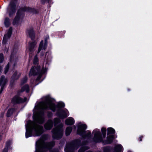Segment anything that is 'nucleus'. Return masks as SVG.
Returning a JSON list of instances; mask_svg holds the SVG:
<instances>
[{"instance_id": "0eeeda50", "label": "nucleus", "mask_w": 152, "mask_h": 152, "mask_svg": "<svg viewBox=\"0 0 152 152\" xmlns=\"http://www.w3.org/2000/svg\"><path fill=\"white\" fill-rule=\"evenodd\" d=\"M16 1H11L8 7L7 12L9 13V16L11 17L14 14L15 11Z\"/></svg>"}, {"instance_id": "20e7f679", "label": "nucleus", "mask_w": 152, "mask_h": 152, "mask_svg": "<svg viewBox=\"0 0 152 152\" xmlns=\"http://www.w3.org/2000/svg\"><path fill=\"white\" fill-rule=\"evenodd\" d=\"M63 124H61L52 130V136L54 139L58 140L62 137L63 134Z\"/></svg>"}, {"instance_id": "9d476101", "label": "nucleus", "mask_w": 152, "mask_h": 152, "mask_svg": "<svg viewBox=\"0 0 152 152\" xmlns=\"http://www.w3.org/2000/svg\"><path fill=\"white\" fill-rule=\"evenodd\" d=\"M27 98L24 97L23 99L18 96H14L12 100V102L14 104L20 103L24 102L26 101Z\"/></svg>"}, {"instance_id": "f704fd0d", "label": "nucleus", "mask_w": 152, "mask_h": 152, "mask_svg": "<svg viewBox=\"0 0 152 152\" xmlns=\"http://www.w3.org/2000/svg\"><path fill=\"white\" fill-rule=\"evenodd\" d=\"M4 59L3 54L1 53L0 54V63L2 62Z\"/></svg>"}, {"instance_id": "5701e85b", "label": "nucleus", "mask_w": 152, "mask_h": 152, "mask_svg": "<svg viewBox=\"0 0 152 152\" xmlns=\"http://www.w3.org/2000/svg\"><path fill=\"white\" fill-rule=\"evenodd\" d=\"M114 138L113 135H108L106 144H108L111 143Z\"/></svg>"}, {"instance_id": "7ed1b4c3", "label": "nucleus", "mask_w": 152, "mask_h": 152, "mask_svg": "<svg viewBox=\"0 0 152 152\" xmlns=\"http://www.w3.org/2000/svg\"><path fill=\"white\" fill-rule=\"evenodd\" d=\"M35 107L38 110L49 108L53 111H55L56 107L50 99L48 97H46L45 101L39 102Z\"/></svg>"}, {"instance_id": "2eb2a0df", "label": "nucleus", "mask_w": 152, "mask_h": 152, "mask_svg": "<svg viewBox=\"0 0 152 152\" xmlns=\"http://www.w3.org/2000/svg\"><path fill=\"white\" fill-rule=\"evenodd\" d=\"M10 65L12 66H15L14 60V59H12V56H11V57L10 61V62L8 64L5 68L4 71V73L5 74H6L7 72Z\"/></svg>"}, {"instance_id": "ea45409f", "label": "nucleus", "mask_w": 152, "mask_h": 152, "mask_svg": "<svg viewBox=\"0 0 152 152\" xmlns=\"http://www.w3.org/2000/svg\"><path fill=\"white\" fill-rule=\"evenodd\" d=\"M2 67H0V72H1V70H2Z\"/></svg>"}, {"instance_id": "f257e3e1", "label": "nucleus", "mask_w": 152, "mask_h": 152, "mask_svg": "<svg viewBox=\"0 0 152 152\" xmlns=\"http://www.w3.org/2000/svg\"><path fill=\"white\" fill-rule=\"evenodd\" d=\"M34 121H28L26 125V137L27 138L33 136L36 137L40 136L43 132L42 126L37 124L38 123L42 124L44 122V114L42 112L37 114L34 117Z\"/></svg>"}, {"instance_id": "dca6fc26", "label": "nucleus", "mask_w": 152, "mask_h": 152, "mask_svg": "<svg viewBox=\"0 0 152 152\" xmlns=\"http://www.w3.org/2000/svg\"><path fill=\"white\" fill-rule=\"evenodd\" d=\"M36 45V43L35 42H33L29 44V46L27 49V50H28L29 51V53L30 54L32 53Z\"/></svg>"}, {"instance_id": "58836bf2", "label": "nucleus", "mask_w": 152, "mask_h": 152, "mask_svg": "<svg viewBox=\"0 0 152 152\" xmlns=\"http://www.w3.org/2000/svg\"><path fill=\"white\" fill-rule=\"evenodd\" d=\"M142 137H141L139 138V140L140 141H141L142 140Z\"/></svg>"}, {"instance_id": "a211bd4d", "label": "nucleus", "mask_w": 152, "mask_h": 152, "mask_svg": "<svg viewBox=\"0 0 152 152\" xmlns=\"http://www.w3.org/2000/svg\"><path fill=\"white\" fill-rule=\"evenodd\" d=\"M123 148L121 145H117L114 149V152H122Z\"/></svg>"}, {"instance_id": "9b49d317", "label": "nucleus", "mask_w": 152, "mask_h": 152, "mask_svg": "<svg viewBox=\"0 0 152 152\" xmlns=\"http://www.w3.org/2000/svg\"><path fill=\"white\" fill-rule=\"evenodd\" d=\"M49 36L48 35L47 36L45 40V41L44 44H43V40H42L41 42L39 44V49L38 51V53H39L41 50H45V49L46 48L47 45V40L48 39H49Z\"/></svg>"}, {"instance_id": "4468645a", "label": "nucleus", "mask_w": 152, "mask_h": 152, "mask_svg": "<svg viewBox=\"0 0 152 152\" xmlns=\"http://www.w3.org/2000/svg\"><path fill=\"white\" fill-rule=\"evenodd\" d=\"M53 125V122L52 120H49L45 124L44 127L46 129L49 130L52 128Z\"/></svg>"}, {"instance_id": "473e14b6", "label": "nucleus", "mask_w": 152, "mask_h": 152, "mask_svg": "<svg viewBox=\"0 0 152 152\" xmlns=\"http://www.w3.org/2000/svg\"><path fill=\"white\" fill-rule=\"evenodd\" d=\"M102 133L104 137H105L106 129L105 128H102L101 129Z\"/></svg>"}, {"instance_id": "37998d69", "label": "nucleus", "mask_w": 152, "mask_h": 152, "mask_svg": "<svg viewBox=\"0 0 152 152\" xmlns=\"http://www.w3.org/2000/svg\"><path fill=\"white\" fill-rule=\"evenodd\" d=\"M48 53H46V55H45V56H46V55H47V54Z\"/></svg>"}, {"instance_id": "c756f323", "label": "nucleus", "mask_w": 152, "mask_h": 152, "mask_svg": "<svg viewBox=\"0 0 152 152\" xmlns=\"http://www.w3.org/2000/svg\"><path fill=\"white\" fill-rule=\"evenodd\" d=\"M57 106L58 108L63 107L65 106V104L64 103L60 102L58 103Z\"/></svg>"}, {"instance_id": "f8f14e48", "label": "nucleus", "mask_w": 152, "mask_h": 152, "mask_svg": "<svg viewBox=\"0 0 152 152\" xmlns=\"http://www.w3.org/2000/svg\"><path fill=\"white\" fill-rule=\"evenodd\" d=\"M57 114L60 118L63 119L68 116L69 113L66 110H60L57 111Z\"/></svg>"}, {"instance_id": "4be33fe9", "label": "nucleus", "mask_w": 152, "mask_h": 152, "mask_svg": "<svg viewBox=\"0 0 152 152\" xmlns=\"http://www.w3.org/2000/svg\"><path fill=\"white\" fill-rule=\"evenodd\" d=\"M37 70L36 67L35 66L32 67L31 69L29 75H35L37 74V72H36V70Z\"/></svg>"}, {"instance_id": "423d86ee", "label": "nucleus", "mask_w": 152, "mask_h": 152, "mask_svg": "<svg viewBox=\"0 0 152 152\" xmlns=\"http://www.w3.org/2000/svg\"><path fill=\"white\" fill-rule=\"evenodd\" d=\"M26 11L23 8H21L18 10L16 17L14 19L13 24L15 25L19 24L20 18L23 16V13L24 11Z\"/></svg>"}, {"instance_id": "4c0bfd02", "label": "nucleus", "mask_w": 152, "mask_h": 152, "mask_svg": "<svg viewBox=\"0 0 152 152\" xmlns=\"http://www.w3.org/2000/svg\"><path fill=\"white\" fill-rule=\"evenodd\" d=\"M41 77V75H39L38 76V77H37V80H39V79H40V77Z\"/></svg>"}, {"instance_id": "bb28decb", "label": "nucleus", "mask_w": 152, "mask_h": 152, "mask_svg": "<svg viewBox=\"0 0 152 152\" xmlns=\"http://www.w3.org/2000/svg\"><path fill=\"white\" fill-rule=\"evenodd\" d=\"M10 19L8 18H6L5 19L4 24L6 27H8L10 25Z\"/></svg>"}, {"instance_id": "6ab92c4d", "label": "nucleus", "mask_w": 152, "mask_h": 152, "mask_svg": "<svg viewBox=\"0 0 152 152\" xmlns=\"http://www.w3.org/2000/svg\"><path fill=\"white\" fill-rule=\"evenodd\" d=\"M7 82V79L5 78V77L2 76L0 79V86L4 87Z\"/></svg>"}, {"instance_id": "cd10ccee", "label": "nucleus", "mask_w": 152, "mask_h": 152, "mask_svg": "<svg viewBox=\"0 0 152 152\" xmlns=\"http://www.w3.org/2000/svg\"><path fill=\"white\" fill-rule=\"evenodd\" d=\"M14 111L13 109H11L9 110L7 113V116L8 117H10L13 113Z\"/></svg>"}, {"instance_id": "393cba45", "label": "nucleus", "mask_w": 152, "mask_h": 152, "mask_svg": "<svg viewBox=\"0 0 152 152\" xmlns=\"http://www.w3.org/2000/svg\"><path fill=\"white\" fill-rule=\"evenodd\" d=\"M72 130V128L71 127L68 126L67 127L65 130V134L67 136L69 135Z\"/></svg>"}, {"instance_id": "b1692460", "label": "nucleus", "mask_w": 152, "mask_h": 152, "mask_svg": "<svg viewBox=\"0 0 152 152\" xmlns=\"http://www.w3.org/2000/svg\"><path fill=\"white\" fill-rule=\"evenodd\" d=\"M12 143V141L9 140L6 143V147L4 149L2 152H7L8 148Z\"/></svg>"}, {"instance_id": "a878e982", "label": "nucleus", "mask_w": 152, "mask_h": 152, "mask_svg": "<svg viewBox=\"0 0 152 152\" xmlns=\"http://www.w3.org/2000/svg\"><path fill=\"white\" fill-rule=\"evenodd\" d=\"M115 130L112 128H109L107 129V135H110V134H113L115 133Z\"/></svg>"}, {"instance_id": "72a5a7b5", "label": "nucleus", "mask_w": 152, "mask_h": 152, "mask_svg": "<svg viewBox=\"0 0 152 152\" xmlns=\"http://www.w3.org/2000/svg\"><path fill=\"white\" fill-rule=\"evenodd\" d=\"M38 62V59L37 56H35L34 58L33 63L34 64H37Z\"/></svg>"}, {"instance_id": "79ce46f5", "label": "nucleus", "mask_w": 152, "mask_h": 152, "mask_svg": "<svg viewBox=\"0 0 152 152\" xmlns=\"http://www.w3.org/2000/svg\"><path fill=\"white\" fill-rule=\"evenodd\" d=\"M1 135H0V140L1 139Z\"/></svg>"}, {"instance_id": "aec40b11", "label": "nucleus", "mask_w": 152, "mask_h": 152, "mask_svg": "<svg viewBox=\"0 0 152 152\" xmlns=\"http://www.w3.org/2000/svg\"><path fill=\"white\" fill-rule=\"evenodd\" d=\"M75 123L74 119L72 118H69L66 120L65 123L68 125H71Z\"/></svg>"}, {"instance_id": "c9c22d12", "label": "nucleus", "mask_w": 152, "mask_h": 152, "mask_svg": "<svg viewBox=\"0 0 152 152\" xmlns=\"http://www.w3.org/2000/svg\"><path fill=\"white\" fill-rule=\"evenodd\" d=\"M17 74V72H15V73L13 75L12 77L15 79H17L18 78V77L16 76V75Z\"/></svg>"}, {"instance_id": "f3484780", "label": "nucleus", "mask_w": 152, "mask_h": 152, "mask_svg": "<svg viewBox=\"0 0 152 152\" xmlns=\"http://www.w3.org/2000/svg\"><path fill=\"white\" fill-rule=\"evenodd\" d=\"M27 35L29 36L31 39H34L35 36L34 31L32 29H30L27 32Z\"/></svg>"}, {"instance_id": "c85d7f7f", "label": "nucleus", "mask_w": 152, "mask_h": 152, "mask_svg": "<svg viewBox=\"0 0 152 152\" xmlns=\"http://www.w3.org/2000/svg\"><path fill=\"white\" fill-rule=\"evenodd\" d=\"M89 148L88 147L83 146L81 147L79 150L78 152H84L86 150L88 149Z\"/></svg>"}, {"instance_id": "ddd939ff", "label": "nucleus", "mask_w": 152, "mask_h": 152, "mask_svg": "<svg viewBox=\"0 0 152 152\" xmlns=\"http://www.w3.org/2000/svg\"><path fill=\"white\" fill-rule=\"evenodd\" d=\"M12 30V27H10L7 33L4 35L3 39V43L4 44H6L7 42V40L10 38L11 35Z\"/></svg>"}, {"instance_id": "6e6552de", "label": "nucleus", "mask_w": 152, "mask_h": 152, "mask_svg": "<svg viewBox=\"0 0 152 152\" xmlns=\"http://www.w3.org/2000/svg\"><path fill=\"white\" fill-rule=\"evenodd\" d=\"M93 133H94V140L96 142H101L102 140V137L99 130L95 129L94 130Z\"/></svg>"}, {"instance_id": "7c9ffc66", "label": "nucleus", "mask_w": 152, "mask_h": 152, "mask_svg": "<svg viewBox=\"0 0 152 152\" xmlns=\"http://www.w3.org/2000/svg\"><path fill=\"white\" fill-rule=\"evenodd\" d=\"M27 78L26 77H24L21 81V84L22 85L24 83H26L27 81Z\"/></svg>"}, {"instance_id": "412c9836", "label": "nucleus", "mask_w": 152, "mask_h": 152, "mask_svg": "<svg viewBox=\"0 0 152 152\" xmlns=\"http://www.w3.org/2000/svg\"><path fill=\"white\" fill-rule=\"evenodd\" d=\"M29 91V87L28 85H26L23 86L20 90L19 91V93H21L24 91L28 92Z\"/></svg>"}, {"instance_id": "e433bc0d", "label": "nucleus", "mask_w": 152, "mask_h": 152, "mask_svg": "<svg viewBox=\"0 0 152 152\" xmlns=\"http://www.w3.org/2000/svg\"><path fill=\"white\" fill-rule=\"evenodd\" d=\"M4 88V87H3V86H1V88L0 91V94H1L2 93V91H3Z\"/></svg>"}, {"instance_id": "1a4fd4ad", "label": "nucleus", "mask_w": 152, "mask_h": 152, "mask_svg": "<svg viewBox=\"0 0 152 152\" xmlns=\"http://www.w3.org/2000/svg\"><path fill=\"white\" fill-rule=\"evenodd\" d=\"M78 147L77 144L67 145L64 149L65 152H74L75 150H77Z\"/></svg>"}, {"instance_id": "2f4dec72", "label": "nucleus", "mask_w": 152, "mask_h": 152, "mask_svg": "<svg viewBox=\"0 0 152 152\" xmlns=\"http://www.w3.org/2000/svg\"><path fill=\"white\" fill-rule=\"evenodd\" d=\"M54 122L55 125L56 126L60 122V120L58 118H55L54 119Z\"/></svg>"}, {"instance_id": "39448f33", "label": "nucleus", "mask_w": 152, "mask_h": 152, "mask_svg": "<svg viewBox=\"0 0 152 152\" xmlns=\"http://www.w3.org/2000/svg\"><path fill=\"white\" fill-rule=\"evenodd\" d=\"M87 128V126L84 124H81L79 123L78 126L77 133L83 137H91V132L88 131L86 133L85 130Z\"/></svg>"}, {"instance_id": "f03ea898", "label": "nucleus", "mask_w": 152, "mask_h": 152, "mask_svg": "<svg viewBox=\"0 0 152 152\" xmlns=\"http://www.w3.org/2000/svg\"><path fill=\"white\" fill-rule=\"evenodd\" d=\"M36 144L37 147L36 152H46L54 145L55 142L53 141L50 142H45L42 139H40L36 142ZM50 152H59L57 150H54Z\"/></svg>"}, {"instance_id": "a19ab883", "label": "nucleus", "mask_w": 152, "mask_h": 152, "mask_svg": "<svg viewBox=\"0 0 152 152\" xmlns=\"http://www.w3.org/2000/svg\"><path fill=\"white\" fill-rule=\"evenodd\" d=\"M28 9H29V8H28ZM31 8H29V10L28 11H30V12L31 11Z\"/></svg>"}]
</instances>
